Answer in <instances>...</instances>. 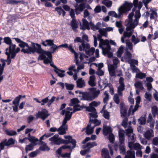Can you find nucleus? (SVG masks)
<instances>
[{
    "instance_id": "1",
    "label": "nucleus",
    "mask_w": 158,
    "mask_h": 158,
    "mask_svg": "<svg viewBox=\"0 0 158 158\" xmlns=\"http://www.w3.org/2000/svg\"><path fill=\"white\" fill-rule=\"evenodd\" d=\"M4 42L7 44L9 45V47L6 49V54L7 56V64H10L11 59L14 58L16 53L20 51L19 48H16V45L12 44V41L9 37H5L3 39Z\"/></svg>"
},
{
    "instance_id": "2",
    "label": "nucleus",
    "mask_w": 158,
    "mask_h": 158,
    "mask_svg": "<svg viewBox=\"0 0 158 158\" xmlns=\"http://www.w3.org/2000/svg\"><path fill=\"white\" fill-rule=\"evenodd\" d=\"M70 111L72 110V109L69 108L66 110H62L61 114L62 115L65 114V117L63 121L62 125L57 129V131L60 135H63L66 133L67 130L68 126L66 125V123L69 120L71 117L72 112H70L69 110Z\"/></svg>"
},
{
    "instance_id": "3",
    "label": "nucleus",
    "mask_w": 158,
    "mask_h": 158,
    "mask_svg": "<svg viewBox=\"0 0 158 158\" xmlns=\"http://www.w3.org/2000/svg\"><path fill=\"white\" fill-rule=\"evenodd\" d=\"M59 48L58 46L55 44L50 46V52L48 51H44V53L40 55L39 59L43 60L44 63L45 64H48L52 62V53H55L57 48Z\"/></svg>"
},
{
    "instance_id": "4",
    "label": "nucleus",
    "mask_w": 158,
    "mask_h": 158,
    "mask_svg": "<svg viewBox=\"0 0 158 158\" xmlns=\"http://www.w3.org/2000/svg\"><path fill=\"white\" fill-rule=\"evenodd\" d=\"M101 37L98 35V39L99 40V47L102 48L103 55H107L108 57L110 58L112 56V53L110 52V47L109 44V41L107 40H103L100 39Z\"/></svg>"
},
{
    "instance_id": "5",
    "label": "nucleus",
    "mask_w": 158,
    "mask_h": 158,
    "mask_svg": "<svg viewBox=\"0 0 158 158\" xmlns=\"http://www.w3.org/2000/svg\"><path fill=\"white\" fill-rule=\"evenodd\" d=\"M16 41L19 43V46L22 48L21 51L24 53H31V47L28 44L21 40L20 39L14 38H13Z\"/></svg>"
},
{
    "instance_id": "6",
    "label": "nucleus",
    "mask_w": 158,
    "mask_h": 158,
    "mask_svg": "<svg viewBox=\"0 0 158 158\" xmlns=\"http://www.w3.org/2000/svg\"><path fill=\"white\" fill-rule=\"evenodd\" d=\"M125 131L124 130L119 129L118 131V135L120 142L121 144L119 145V149L121 153L124 155L126 153V150L123 145L124 142Z\"/></svg>"
},
{
    "instance_id": "7",
    "label": "nucleus",
    "mask_w": 158,
    "mask_h": 158,
    "mask_svg": "<svg viewBox=\"0 0 158 158\" xmlns=\"http://www.w3.org/2000/svg\"><path fill=\"white\" fill-rule=\"evenodd\" d=\"M126 131V135L128 137V146L131 147V145L135 141V135L133 133V129L131 127H128Z\"/></svg>"
},
{
    "instance_id": "8",
    "label": "nucleus",
    "mask_w": 158,
    "mask_h": 158,
    "mask_svg": "<svg viewBox=\"0 0 158 158\" xmlns=\"http://www.w3.org/2000/svg\"><path fill=\"white\" fill-rule=\"evenodd\" d=\"M79 49L80 51H85L86 53L89 56L93 54L95 51V48H90V46L88 44L82 43L79 46Z\"/></svg>"
},
{
    "instance_id": "9",
    "label": "nucleus",
    "mask_w": 158,
    "mask_h": 158,
    "mask_svg": "<svg viewBox=\"0 0 158 158\" xmlns=\"http://www.w3.org/2000/svg\"><path fill=\"white\" fill-rule=\"evenodd\" d=\"M112 130L110 127L103 126V134L105 135H109L108 139L111 143H113L114 141V137L112 134Z\"/></svg>"
},
{
    "instance_id": "10",
    "label": "nucleus",
    "mask_w": 158,
    "mask_h": 158,
    "mask_svg": "<svg viewBox=\"0 0 158 158\" xmlns=\"http://www.w3.org/2000/svg\"><path fill=\"white\" fill-rule=\"evenodd\" d=\"M132 6V3L127 1H125L119 7L118 10L120 14L122 15L123 13H126L127 11H130Z\"/></svg>"
},
{
    "instance_id": "11",
    "label": "nucleus",
    "mask_w": 158,
    "mask_h": 158,
    "mask_svg": "<svg viewBox=\"0 0 158 158\" xmlns=\"http://www.w3.org/2000/svg\"><path fill=\"white\" fill-rule=\"evenodd\" d=\"M49 140L51 141V144L52 145H59L65 143V140L59 137V135L58 134H56L52 137L50 138Z\"/></svg>"
},
{
    "instance_id": "12",
    "label": "nucleus",
    "mask_w": 158,
    "mask_h": 158,
    "mask_svg": "<svg viewBox=\"0 0 158 158\" xmlns=\"http://www.w3.org/2000/svg\"><path fill=\"white\" fill-rule=\"evenodd\" d=\"M32 47H31V53L36 52L38 53L43 54L44 53V51L41 48V45L38 44L31 43Z\"/></svg>"
},
{
    "instance_id": "13",
    "label": "nucleus",
    "mask_w": 158,
    "mask_h": 158,
    "mask_svg": "<svg viewBox=\"0 0 158 158\" xmlns=\"http://www.w3.org/2000/svg\"><path fill=\"white\" fill-rule=\"evenodd\" d=\"M59 48L63 47L65 48H68V49L72 53L74 54V56L75 57V61L76 64H77L78 60V54L77 53L74 49L73 48V45L72 44H70L69 46L67 44H64L60 45L58 46Z\"/></svg>"
},
{
    "instance_id": "14",
    "label": "nucleus",
    "mask_w": 158,
    "mask_h": 158,
    "mask_svg": "<svg viewBox=\"0 0 158 158\" xmlns=\"http://www.w3.org/2000/svg\"><path fill=\"white\" fill-rule=\"evenodd\" d=\"M127 26L126 31L124 32L123 35L124 37H129L132 35L134 31L133 29L136 26L133 24L132 25H125Z\"/></svg>"
},
{
    "instance_id": "15",
    "label": "nucleus",
    "mask_w": 158,
    "mask_h": 158,
    "mask_svg": "<svg viewBox=\"0 0 158 158\" xmlns=\"http://www.w3.org/2000/svg\"><path fill=\"white\" fill-rule=\"evenodd\" d=\"M80 55L79 58L80 60L83 63H89L91 62L94 61L95 60L94 57H92L90 58L88 60L87 59L88 57L85 56V55L81 52H79Z\"/></svg>"
},
{
    "instance_id": "16",
    "label": "nucleus",
    "mask_w": 158,
    "mask_h": 158,
    "mask_svg": "<svg viewBox=\"0 0 158 158\" xmlns=\"http://www.w3.org/2000/svg\"><path fill=\"white\" fill-rule=\"evenodd\" d=\"M49 63L50 64V66L54 68V71L58 74V76L60 77H63L64 76L65 74L64 73L65 72L64 70L59 69L54 64L53 62Z\"/></svg>"
},
{
    "instance_id": "17",
    "label": "nucleus",
    "mask_w": 158,
    "mask_h": 158,
    "mask_svg": "<svg viewBox=\"0 0 158 158\" xmlns=\"http://www.w3.org/2000/svg\"><path fill=\"white\" fill-rule=\"evenodd\" d=\"M101 102L99 101H93L89 104V106L85 107L86 110L88 111H93L96 110V109L94 107H97L100 105Z\"/></svg>"
},
{
    "instance_id": "18",
    "label": "nucleus",
    "mask_w": 158,
    "mask_h": 158,
    "mask_svg": "<svg viewBox=\"0 0 158 158\" xmlns=\"http://www.w3.org/2000/svg\"><path fill=\"white\" fill-rule=\"evenodd\" d=\"M113 28L110 27H107L105 28L100 29L98 31L100 35H98V36L100 35L101 37L100 39H102L101 38L102 36H105V37L107 36V34L106 32H107L112 31H113ZM97 38H98V36H97Z\"/></svg>"
},
{
    "instance_id": "19",
    "label": "nucleus",
    "mask_w": 158,
    "mask_h": 158,
    "mask_svg": "<svg viewBox=\"0 0 158 158\" xmlns=\"http://www.w3.org/2000/svg\"><path fill=\"white\" fill-rule=\"evenodd\" d=\"M124 79L121 77L119 81V85L118 87V94L121 96L122 95V92L124 90L125 85L123 82Z\"/></svg>"
},
{
    "instance_id": "20",
    "label": "nucleus",
    "mask_w": 158,
    "mask_h": 158,
    "mask_svg": "<svg viewBox=\"0 0 158 158\" xmlns=\"http://www.w3.org/2000/svg\"><path fill=\"white\" fill-rule=\"evenodd\" d=\"M48 111L45 109H43L41 111H39L35 115L37 118H41L43 120L45 119L48 116Z\"/></svg>"
},
{
    "instance_id": "21",
    "label": "nucleus",
    "mask_w": 158,
    "mask_h": 158,
    "mask_svg": "<svg viewBox=\"0 0 158 158\" xmlns=\"http://www.w3.org/2000/svg\"><path fill=\"white\" fill-rule=\"evenodd\" d=\"M15 140L12 138L10 139L7 142L3 141L0 143V152L4 149L5 145H9L14 143Z\"/></svg>"
},
{
    "instance_id": "22",
    "label": "nucleus",
    "mask_w": 158,
    "mask_h": 158,
    "mask_svg": "<svg viewBox=\"0 0 158 158\" xmlns=\"http://www.w3.org/2000/svg\"><path fill=\"white\" fill-rule=\"evenodd\" d=\"M80 99L82 100H92V98L91 95L89 93H82L81 95H79L78 96Z\"/></svg>"
},
{
    "instance_id": "23",
    "label": "nucleus",
    "mask_w": 158,
    "mask_h": 158,
    "mask_svg": "<svg viewBox=\"0 0 158 158\" xmlns=\"http://www.w3.org/2000/svg\"><path fill=\"white\" fill-rule=\"evenodd\" d=\"M64 137L66 139V140H65V143H71L73 145V148L75 147L76 141L74 139H73L71 136L70 135H65Z\"/></svg>"
},
{
    "instance_id": "24",
    "label": "nucleus",
    "mask_w": 158,
    "mask_h": 158,
    "mask_svg": "<svg viewBox=\"0 0 158 158\" xmlns=\"http://www.w3.org/2000/svg\"><path fill=\"white\" fill-rule=\"evenodd\" d=\"M1 60L2 64H0V82L2 80L3 78V77L2 76V75L3 71L4 68L6 65L5 62H7V58L6 60H4L3 59H1Z\"/></svg>"
},
{
    "instance_id": "25",
    "label": "nucleus",
    "mask_w": 158,
    "mask_h": 158,
    "mask_svg": "<svg viewBox=\"0 0 158 158\" xmlns=\"http://www.w3.org/2000/svg\"><path fill=\"white\" fill-rule=\"evenodd\" d=\"M150 17L151 19H156L157 17V9L155 8H152L150 10Z\"/></svg>"
},
{
    "instance_id": "26",
    "label": "nucleus",
    "mask_w": 158,
    "mask_h": 158,
    "mask_svg": "<svg viewBox=\"0 0 158 158\" xmlns=\"http://www.w3.org/2000/svg\"><path fill=\"white\" fill-rule=\"evenodd\" d=\"M74 7L76 14L78 15L83 11L85 8V5L81 3L79 6H75Z\"/></svg>"
},
{
    "instance_id": "27",
    "label": "nucleus",
    "mask_w": 158,
    "mask_h": 158,
    "mask_svg": "<svg viewBox=\"0 0 158 158\" xmlns=\"http://www.w3.org/2000/svg\"><path fill=\"white\" fill-rule=\"evenodd\" d=\"M90 93L92 96V100L97 97L100 94V90H96L94 88L90 89Z\"/></svg>"
},
{
    "instance_id": "28",
    "label": "nucleus",
    "mask_w": 158,
    "mask_h": 158,
    "mask_svg": "<svg viewBox=\"0 0 158 158\" xmlns=\"http://www.w3.org/2000/svg\"><path fill=\"white\" fill-rule=\"evenodd\" d=\"M135 10V8H133L132 9V12L130 13L128 16V19L126 20L125 22V25H132L133 24L134 22L133 23L132 22V18L134 15L133 12Z\"/></svg>"
},
{
    "instance_id": "29",
    "label": "nucleus",
    "mask_w": 158,
    "mask_h": 158,
    "mask_svg": "<svg viewBox=\"0 0 158 158\" xmlns=\"http://www.w3.org/2000/svg\"><path fill=\"white\" fill-rule=\"evenodd\" d=\"M132 57V54L130 52L127 51L124 54L123 57L121 59L122 61H125L128 62L130 60Z\"/></svg>"
},
{
    "instance_id": "30",
    "label": "nucleus",
    "mask_w": 158,
    "mask_h": 158,
    "mask_svg": "<svg viewBox=\"0 0 158 158\" xmlns=\"http://www.w3.org/2000/svg\"><path fill=\"white\" fill-rule=\"evenodd\" d=\"M143 135L145 138L149 139L151 138L154 136L153 131L151 129L148 130L144 133Z\"/></svg>"
},
{
    "instance_id": "31",
    "label": "nucleus",
    "mask_w": 158,
    "mask_h": 158,
    "mask_svg": "<svg viewBox=\"0 0 158 158\" xmlns=\"http://www.w3.org/2000/svg\"><path fill=\"white\" fill-rule=\"evenodd\" d=\"M141 16V15L139 10H137L135 12V19L134 21L133 24L137 26L138 23L139 19L140 18Z\"/></svg>"
},
{
    "instance_id": "32",
    "label": "nucleus",
    "mask_w": 158,
    "mask_h": 158,
    "mask_svg": "<svg viewBox=\"0 0 158 158\" xmlns=\"http://www.w3.org/2000/svg\"><path fill=\"white\" fill-rule=\"evenodd\" d=\"M75 66L74 65H72L70 66L68 70H69V71L67 72V73L70 76H72L73 75V71L74 73H78V71L77 69H75Z\"/></svg>"
},
{
    "instance_id": "33",
    "label": "nucleus",
    "mask_w": 158,
    "mask_h": 158,
    "mask_svg": "<svg viewBox=\"0 0 158 158\" xmlns=\"http://www.w3.org/2000/svg\"><path fill=\"white\" fill-rule=\"evenodd\" d=\"M135 86L137 89L136 93L138 94H139V90H142L143 89L142 83L139 81H136L135 84Z\"/></svg>"
},
{
    "instance_id": "34",
    "label": "nucleus",
    "mask_w": 158,
    "mask_h": 158,
    "mask_svg": "<svg viewBox=\"0 0 158 158\" xmlns=\"http://www.w3.org/2000/svg\"><path fill=\"white\" fill-rule=\"evenodd\" d=\"M95 125L92 127L89 124L88 125L86 128L85 132L88 135H89L92 134L94 132V130Z\"/></svg>"
},
{
    "instance_id": "35",
    "label": "nucleus",
    "mask_w": 158,
    "mask_h": 158,
    "mask_svg": "<svg viewBox=\"0 0 158 158\" xmlns=\"http://www.w3.org/2000/svg\"><path fill=\"white\" fill-rule=\"evenodd\" d=\"M117 68L116 66H114L112 65H108V69L110 74L111 76H113L115 75V69Z\"/></svg>"
},
{
    "instance_id": "36",
    "label": "nucleus",
    "mask_w": 158,
    "mask_h": 158,
    "mask_svg": "<svg viewBox=\"0 0 158 158\" xmlns=\"http://www.w3.org/2000/svg\"><path fill=\"white\" fill-rule=\"evenodd\" d=\"M131 150L135 149L136 150L141 149L142 148V146L138 143H133L131 145V147L128 146Z\"/></svg>"
},
{
    "instance_id": "37",
    "label": "nucleus",
    "mask_w": 158,
    "mask_h": 158,
    "mask_svg": "<svg viewBox=\"0 0 158 158\" xmlns=\"http://www.w3.org/2000/svg\"><path fill=\"white\" fill-rule=\"evenodd\" d=\"M77 86L79 88H82L85 86V83L84 80L82 78L78 79L77 81Z\"/></svg>"
},
{
    "instance_id": "38",
    "label": "nucleus",
    "mask_w": 158,
    "mask_h": 158,
    "mask_svg": "<svg viewBox=\"0 0 158 158\" xmlns=\"http://www.w3.org/2000/svg\"><path fill=\"white\" fill-rule=\"evenodd\" d=\"M106 105H104L101 111V113L103 114L104 117L106 119H109L110 118L109 113L105 110Z\"/></svg>"
},
{
    "instance_id": "39",
    "label": "nucleus",
    "mask_w": 158,
    "mask_h": 158,
    "mask_svg": "<svg viewBox=\"0 0 158 158\" xmlns=\"http://www.w3.org/2000/svg\"><path fill=\"white\" fill-rule=\"evenodd\" d=\"M54 40H46L45 41H43L42 44L44 46H52L53 44H54Z\"/></svg>"
},
{
    "instance_id": "40",
    "label": "nucleus",
    "mask_w": 158,
    "mask_h": 158,
    "mask_svg": "<svg viewBox=\"0 0 158 158\" xmlns=\"http://www.w3.org/2000/svg\"><path fill=\"white\" fill-rule=\"evenodd\" d=\"M82 21L83 24L81 25V28L83 30H85V29L89 30L90 29V27L89 23L85 19H82Z\"/></svg>"
},
{
    "instance_id": "41",
    "label": "nucleus",
    "mask_w": 158,
    "mask_h": 158,
    "mask_svg": "<svg viewBox=\"0 0 158 158\" xmlns=\"http://www.w3.org/2000/svg\"><path fill=\"white\" fill-rule=\"evenodd\" d=\"M95 77L94 75H92L90 77L89 81H88L89 84L91 86H94L95 85Z\"/></svg>"
},
{
    "instance_id": "42",
    "label": "nucleus",
    "mask_w": 158,
    "mask_h": 158,
    "mask_svg": "<svg viewBox=\"0 0 158 158\" xmlns=\"http://www.w3.org/2000/svg\"><path fill=\"white\" fill-rule=\"evenodd\" d=\"M71 108L72 109V111H70L71 112H72V114L73 112H75L76 111H78L81 110V109L83 108L82 106H80L78 105H75L73 107V110L72 108H71L70 107H67L65 110H66L68 108Z\"/></svg>"
},
{
    "instance_id": "43",
    "label": "nucleus",
    "mask_w": 158,
    "mask_h": 158,
    "mask_svg": "<svg viewBox=\"0 0 158 158\" xmlns=\"http://www.w3.org/2000/svg\"><path fill=\"white\" fill-rule=\"evenodd\" d=\"M41 145L39 149L43 151H48L49 148L47 145L46 143L43 141H41Z\"/></svg>"
},
{
    "instance_id": "44",
    "label": "nucleus",
    "mask_w": 158,
    "mask_h": 158,
    "mask_svg": "<svg viewBox=\"0 0 158 158\" xmlns=\"http://www.w3.org/2000/svg\"><path fill=\"white\" fill-rule=\"evenodd\" d=\"M125 155L124 158H135V152L128 150Z\"/></svg>"
},
{
    "instance_id": "45",
    "label": "nucleus",
    "mask_w": 158,
    "mask_h": 158,
    "mask_svg": "<svg viewBox=\"0 0 158 158\" xmlns=\"http://www.w3.org/2000/svg\"><path fill=\"white\" fill-rule=\"evenodd\" d=\"M28 140L34 145H36L37 144L36 142L39 140L37 138L34 136H32L30 138H28Z\"/></svg>"
},
{
    "instance_id": "46",
    "label": "nucleus",
    "mask_w": 158,
    "mask_h": 158,
    "mask_svg": "<svg viewBox=\"0 0 158 158\" xmlns=\"http://www.w3.org/2000/svg\"><path fill=\"white\" fill-rule=\"evenodd\" d=\"M55 10L60 15L61 14H62L63 16L64 17V16L66 12H65L62 9L61 7H56L55 9Z\"/></svg>"
},
{
    "instance_id": "47",
    "label": "nucleus",
    "mask_w": 158,
    "mask_h": 158,
    "mask_svg": "<svg viewBox=\"0 0 158 158\" xmlns=\"http://www.w3.org/2000/svg\"><path fill=\"white\" fill-rule=\"evenodd\" d=\"M97 138V136L95 135H91V138L88 137L85 138V139L82 142L83 144H84L87 142L89 140H95Z\"/></svg>"
},
{
    "instance_id": "48",
    "label": "nucleus",
    "mask_w": 158,
    "mask_h": 158,
    "mask_svg": "<svg viewBox=\"0 0 158 158\" xmlns=\"http://www.w3.org/2000/svg\"><path fill=\"white\" fill-rule=\"evenodd\" d=\"M22 97L21 95L16 97L13 101V104L15 105L19 106L21 98Z\"/></svg>"
},
{
    "instance_id": "49",
    "label": "nucleus",
    "mask_w": 158,
    "mask_h": 158,
    "mask_svg": "<svg viewBox=\"0 0 158 158\" xmlns=\"http://www.w3.org/2000/svg\"><path fill=\"white\" fill-rule=\"evenodd\" d=\"M108 14L110 16L117 18H119L121 15V14H120L119 12L118 14H117V13L114 11H109L108 13Z\"/></svg>"
},
{
    "instance_id": "50",
    "label": "nucleus",
    "mask_w": 158,
    "mask_h": 158,
    "mask_svg": "<svg viewBox=\"0 0 158 158\" xmlns=\"http://www.w3.org/2000/svg\"><path fill=\"white\" fill-rule=\"evenodd\" d=\"M124 49V47L123 46H121L119 48L118 51L117 52V55L119 57L121 56L122 55L123 53Z\"/></svg>"
},
{
    "instance_id": "51",
    "label": "nucleus",
    "mask_w": 158,
    "mask_h": 158,
    "mask_svg": "<svg viewBox=\"0 0 158 158\" xmlns=\"http://www.w3.org/2000/svg\"><path fill=\"white\" fill-rule=\"evenodd\" d=\"M79 102V100L77 98H73L71 100V102L69 104L70 106H73L74 105H78Z\"/></svg>"
},
{
    "instance_id": "52",
    "label": "nucleus",
    "mask_w": 158,
    "mask_h": 158,
    "mask_svg": "<svg viewBox=\"0 0 158 158\" xmlns=\"http://www.w3.org/2000/svg\"><path fill=\"white\" fill-rule=\"evenodd\" d=\"M6 133L8 135L13 136L17 134V132L15 131L6 130H5Z\"/></svg>"
},
{
    "instance_id": "53",
    "label": "nucleus",
    "mask_w": 158,
    "mask_h": 158,
    "mask_svg": "<svg viewBox=\"0 0 158 158\" xmlns=\"http://www.w3.org/2000/svg\"><path fill=\"white\" fill-rule=\"evenodd\" d=\"M131 40L134 44V45L139 42L140 40L137 36H135L134 35H132L131 38Z\"/></svg>"
},
{
    "instance_id": "54",
    "label": "nucleus",
    "mask_w": 158,
    "mask_h": 158,
    "mask_svg": "<svg viewBox=\"0 0 158 158\" xmlns=\"http://www.w3.org/2000/svg\"><path fill=\"white\" fill-rule=\"evenodd\" d=\"M71 25L73 30L75 31L76 29L78 27V25L75 19H73L71 21Z\"/></svg>"
},
{
    "instance_id": "55",
    "label": "nucleus",
    "mask_w": 158,
    "mask_h": 158,
    "mask_svg": "<svg viewBox=\"0 0 158 158\" xmlns=\"http://www.w3.org/2000/svg\"><path fill=\"white\" fill-rule=\"evenodd\" d=\"M106 0L102 1V3L108 8L110 7L112 5V2L111 1H106Z\"/></svg>"
},
{
    "instance_id": "56",
    "label": "nucleus",
    "mask_w": 158,
    "mask_h": 158,
    "mask_svg": "<svg viewBox=\"0 0 158 158\" xmlns=\"http://www.w3.org/2000/svg\"><path fill=\"white\" fill-rule=\"evenodd\" d=\"M146 76V73L139 72L136 74L135 77L140 79H142L143 78L145 77Z\"/></svg>"
},
{
    "instance_id": "57",
    "label": "nucleus",
    "mask_w": 158,
    "mask_h": 158,
    "mask_svg": "<svg viewBox=\"0 0 158 158\" xmlns=\"http://www.w3.org/2000/svg\"><path fill=\"white\" fill-rule=\"evenodd\" d=\"M91 112L89 113V115L90 116V118L92 117L94 118H96L98 117L96 110L93 111H89Z\"/></svg>"
},
{
    "instance_id": "58",
    "label": "nucleus",
    "mask_w": 158,
    "mask_h": 158,
    "mask_svg": "<svg viewBox=\"0 0 158 158\" xmlns=\"http://www.w3.org/2000/svg\"><path fill=\"white\" fill-rule=\"evenodd\" d=\"M127 110L125 107L121 106V116H125L126 115Z\"/></svg>"
},
{
    "instance_id": "59",
    "label": "nucleus",
    "mask_w": 158,
    "mask_h": 158,
    "mask_svg": "<svg viewBox=\"0 0 158 158\" xmlns=\"http://www.w3.org/2000/svg\"><path fill=\"white\" fill-rule=\"evenodd\" d=\"M102 156L103 157L109 156L108 150L106 148H104L102 150Z\"/></svg>"
},
{
    "instance_id": "60",
    "label": "nucleus",
    "mask_w": 158,
    "mask_h": 158,
    "mask_svg": "<svg viewBox=\"0 0 158 158\" xmlns=\"http://www.w3.org/2000/svg\"><path fill=\"white\" fill-rule=\"evenodd\" d=\"M97 145V143L96 142H92L88 143L86 144V147L90 148Z\"/></svg>"
},
{
    "instance_id": "61",
    "label": "nucleus",
    "mask_w": 158,
    "mask_h": 158,
    "mask_svg": "<svg viewBox=\"0 0 158 158\" xmlns=\"http://www.w3.org/2000/svg\"><path fill=\"white\" fill-rule=\"evenodd\" d=\"M126 44L127 49L130 50H132L133 48L132 43L129 41H127L126 42Z\"/></svg>"
},
{
    "instance_id": "62",
    "label": "nucleus",
    "mask_w": 158,
    "mask_h": 158,
    "mask_svg": "<svg viewBox=\"0 0 158 158\" xmlns=\"http://www.w3.org/2000/svg\"><path fill=\"white\" fill-rule=\"evenodd\" d=\"M34 146V145L32 143L27 145L25 148L26 152H27L28 151L31 150L33 149Z\"/></svg>"
},
{
    "instance_id": "63",
    "label": "nucleus",
    "mask_w": 158,
    "mask_h": 158,
    "mask_svg": "<svg viewBox=\"0 0 158 158\" xmlns=\"http://www.w3.org/2000/svg\"><path fill=\"white\" fill-rule=\"evenodd\" d=\"M146 121V118L144 117H141L139 119V123L141 125H144L145 124Z\"/></svg>"
},
{
    "instance_id": "64",
    "label": "nucleus",
    "mask_w": 158,
    "mask_h": 158,
    "mask_svg": "<svg viewBox=\"0 0 158 158\" xmlns=\"http://www.w3.org/2000/svg\"><path fill=\"white\" fill-rule=\"evenodd\" d=\"M71 152L69 153H66L61 154V156L63 158H70Z\"/></svg>"
}]
</instances>
